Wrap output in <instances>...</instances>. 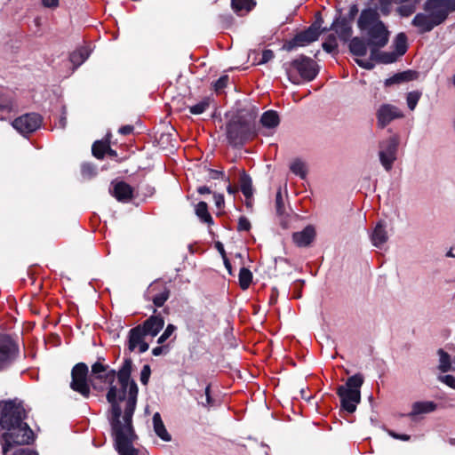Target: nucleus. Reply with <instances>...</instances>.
<instances>
[{"label":"nucleus","instance_id":"obj_57","mask_svg":"<svg viewBox=\"0 0 455 455\" xmlns=\"http://www.w3.org/2000/svg\"><path fill=\"white\" fill-rule=\"evenodd\" d=\"M134 131V126L133 125H131V124H126V125H123L119 128L118 130V132L121 134V135H130Z\"/></svg>","mask_w":455,"mask_h":455},{"label":"nucleus","instance_id":"obj_16","mask_svg":"<svg viewBox=\"0 0 455 455\" xmlns=\"http://www.w3.org/2000/svg\"><path fill=\"white\" fill-rule=\"evenodd\" d=\"M352 23L353 21L339 16L333 20L330 29H333L337 33L339 38L344 43H347L349 41L353 34Z\"/></svg>","mask_w":455,"mask_h":455},{"label":"nucleus","instance_id":"obj_63","mask_svg":"<svg viewBox=\"0 0 455 455\" xmlns=\"http://www.w3.org/2000/svg\"><path fill=\"white\" fill-rule=\"evenodd\" d=\"M119 370H132V361L131 358H125L123 365L119 368Z\"/></svg>","mask_w":455,"mask_h":455},{"label":"nucleus","instance_id":"obj_3","mask_svg":"<svg viewBox=\"0 0 455 455\" xmlns=\"http://www.w3.org/2000/svg\"><path fill=\"white\" fill-rule=\"evenodd\" d=\"M135 395V391H133ZM135 411V399L132 395L128 402L127 406L124 408L123 419H120L122 409L114 407V418L111 419V427L115 437L116 449L120 455H140L139 450L133 446V442L137 438L132 421Z\"/></svg>","mask_w":455,"mask_h":455},{"label":"nucleus","instance_id":"obj_35","mask_svg":"<svg viewBox=\"0 0 455 455\" xmlns=\"http://www.w3.org/2000/svg\"><path fill=\"white\" fill-rule=\"evenodd\" d=\"M212 101V100L210 97L204 98L197 104L188 108L190 114H192V115L203 114L204 111H206L209 108Z\"/></svg>","mask_w":455,"mask_h":455},{"label":"nucleus","instance_id":"obj_30","mask_svg":"<svg viewBox=\"0 0 455 455\" xmlns=\"http://www.w3.org/2000/svg\"><path fill=\"white\" fill-rule=\"evenodd\" d=\"M395 53L397 56H403L405 54L408 49L407 36L404 33H399L394 41Z\"/></svg>","mask_w":455,"mask_h":455},{"label":"nucleus","instance_id":"obj_45","mask_svg":"<svg viewBox=\"0 0 455 455\" xmlns=\"http://www.w3.org/2000/svg\"><path fill=\"white\" fill-rule=\"evenodd\" d=\"M394 0H378L379 12L383 16H388L392 10Z\"/></svg>","mask_w":455,"mask_h":455},{"label":"nucleus","instance_id":"obj_24","mask_svg":"<svg viewBox=\"0 0 455 455\" xmlns=\"http://www.w3.org/2000/svg\"><path fill=\"white\" fill-rule=\"evenodd\" d=\"M239 187L245 198L253 196L252 180L244 170L240 172Z\"/></svg>","mask_w":455,"mask_h":455},{"label":"nucleus","instance_id":"obj_18","mask_svg":"<svg viewBox=\"0 0 455 455\" xmlns=\"http://www.w3.org/2000/svg\"><path fill=\"white\" fill-rule=\"evenodd\" d=\"M112 195L119 202H129L133 198V188L124 181H118L113 187Z\"/></svg>","mask_w":455,"mask_h":455},{"label":"nucleus","instance_id":"obj_41","mask_svg":"<svg viewBox=\"0 0 455 455\" xmlns=\"http://www.w3.org/2000/svg\"><path fill=\"white\" fill-rule=\"evenodd\" d=\"M323 19L321 12H316L315 14L314 22L308 27L319 37L321 36V27L323 26Z\"/></svg>","mask_w":455,"mask_h":455},{"label":"nucleus","instance_id":"obj_46","mask_svg":"<svg viewBox=\"0 0 455 455\" xmlns=\"http://www.w3.org/2000/svg\"><path fill=\"white\" fill-rule=\"evenodd\" d=\"M397 57H398L397 54H395L394 52H381V53L379 54V62L384 63V64L393 63L397 60Z\"/></svg>","mask_w":455,"mask_h":455},{"label":"nucleus","instance_id":"obj_39","mask_svg":"<svg viewBox=\"0 0 455 455\" xmlns=\"http://www.w3.org/2000/svg\"><path fill=\"white\" fill-rule=\"evenodd\" d=\"M170 293H171L170 290L167 287H164V290L161 292L156 294L153 297L152 301H153L154 305L158 307L164 306V304L169 299Z\"/></svg>","mask_w":455,"mask_h":455},{"label":"nucleus","instance_id":"obj_55","mask_svg":"<svg viewBox=\"0 0 455 455\" xmlns=\"http://www.w3.org/2000/svg\"><path fill=\"white\" fill-rule=\"evenodd\" d=\"M303 284H304V281L298 280L295 282V283L293 285L294 292L292 295V297L294 299H299L301 297V289H302Z\"/></svg>","mask_w":455,"mask_h":455},{"label":"nucleus","instance_id":"obj_26","mask_svg":"<svg viewBox=\"0 0 455 455\" xmlns=\"http://www.w3.org/2000/svg\"><path fill=\"white\" fill-rule=\"evenodd\" d=\"M415 78V72L411 70H407L400 73H396L391 77L386 79L385 85L391 86L393 84H399L403 82H409Z\"/></svg>","mask_w":455,"mask_h":455},{"label":"nucleus","instance_id":"obj_5","mask_svg":"<svg viewBox=\"0 0 455 455\" xmlns=\"http://www.w3.org/2000/svg\"><path fill=\"white\" fill-rule=\"evenodd\" d=\"M358 28L365 33L367 44L374 46H386L389 40V31L380 20L376 8L363 9L357 20Z\"/></svg>","mask_w":455,"mask_h":455},{"label":"nucleus","instance_id":"obj_59","mask_svg":"<svg viewBox=\"0 0 455 455\" xmlns=\"http://www.w3.org/2000/svg\"><path fill=\"white\" fill-rule=\"evenodd\" d=\"M44 7L55 9L60 5L59 0H41Z\"/></svg>","mask_w":455,"mask_h":455},{"label":"nucleus","instance_id":"obj_10","mask_svg":"<svg viewBox=\"0 0 455 455\" xmlns=\"http://www.w3.org/2000/svg\"><path fill=\"white\" fill-rule=\"evenodd\" d=\"M399 139L396 135L391 136L379 142V161L387 172H389L396 160Z\"/></svg>","mask_w":455,"mask_h":455},{"label":"nucleus","instance_id":"obj_27","mask_svg":"<svg viewBox=\"0 0 455 455\" xmlns=\"http://www.w3.org/2000/svg\"><path fill=\"white\" fill-rule=\"evenodd\" d=\"M195 212L200 220L205 224L212 225L213 219L208 211L207 203L201 201L195 207Z\"/></svg>","mask_w":455,"mask_h":455},{"label":"nucleus","instance_id":"obj_2","mask_svg":"<svg viewBox=\"0 0 455 455\" xmlns=\"http://www.w3.org/2000/svg\"><path fill=\"white\" fill-rule=\"evenodd\" d=\"M27 416L21 401H0V427L4 430L0 435L3 455H6L15 445H27L34 442L35 434L24 421Z\"/></svg>","mask_w":455,"mask_h":455},{"label":"nucleus","instance_id":"obj_29","mask_svg":"<svg viewBox=\"0 0 455 455\" xmlns=\"http://www.w3.org/2000/svg\"><path fill=\"white\" fill-rule=\"evenodd\" d=\"M101 361H104V358L98 357L94 362L88 360V363H77L71 370H89V364H91V370H108V366L103 364Z\"/></svg>","mask_w":455,"mask_h":455},{"label":"nucleus","instance_id":"obj_23","mask_svg":"<svg viewBox=\"0 0 455 455\" xmlns=\"http://www.w3.org/2000/svg\"><path fill=\"white\" fill-rule=\"evenodd\" d=\"M259 122L265 128L275 129L280 124V117L276 111L267 110L262 114Z\"/></svg>","mask_w":455,"mask_h":455},{"label":"nucleus","instance_id":"obj_15","mask_svg":"<svg viewBox=\"0 0 455 455\" xmlns=\"http://www.w3.org/2000/svg\"><path fill=\"white\" fill-rule=\"evenodd\" d=\"M156 309H154V315H150L143 323L139 324L142 331L146 335L156 337L164 326V318L159 313L156 314Z\"/></svg>","mask_w":455,"mask_h":455},{"label":"nucleus","instance_id":"obj_44","mask_svg":"<svg viewBox=\"0 0 455 455\" xmlns=\"http://www.w3.org/2000/svg\"><path fill=\"white\" fill-rule=\"evenodd\" d=\"M416 11V4H402L397 7L396 12L402 17H409Z\"/></svg>","mask_w":455,"mask_h":455},{"label":"nucleus","instance_id":"obj_49","mask_svg":"<svg viewBox=\"0 0 455 455\" xmlns=\"http://www.w3.org/2000/svg\"><path fill=\"white\" fill-rule=\"evenodd\" d=\"M251 228L250 220L245 216H241L238 220L237 231H249Z\"/></svg>","mask_w":455,"mask_h":455},{"label":"nucleus","instance_id":"obj_25","mask_svg":"<svg viewBox=\"0 0 455 455\" xmlns=\"http://www.w3.org/2000/svg\"><path fill=\"white\" fill-rule=\"evenodd\" d=\"M153 425L155 433L164 442H169L172 439L171 435L166 430L164 424L161 419V415L156 412L153 415Z\"/></svg>","mask_w":455,"mask_h":455},{"label":"nucleus","instance_id":"obj_7","mask_svg":"<svg viewBox=\"0 0 455 455\" xmlns=\"http://www.w3.org/2000/svg\"><path fill=\"white\" fill-rule=\"evenodd\" d=\"M288 79L294 84H299L301 81L310 82L318 75L316 62L303 54L283 64Z\"/></svg>","mask_w":455,"mask_h":455},{"label":"nucleus","instance_id":"obj_6","mask_svg":"<svg viewBox=\"0 0 455 455\" xmlns=\"http://www.w3.org/2000/svg\"><path fill=\"white\" fill-rule=\"evenodd\" d=\"M226 134L230 146L243 148L246 142L257 136L255 116L243 113L234 116L226 124Z\"/></svg>","mask_w":455,"mask_h":455},{"label":"nucleus","instance_id":"obj_33","mask_svg":"<svg viewBox=\"0 0 455 455\" xmlns=\"http://www.w3.org/2000/svg\"><path fill=\"white\" fill-rule=\"evenodd\" d=\"M239 285L242 290H247L252 282V273L246 267H242L239 272Z\"/></svg>","mask_w":455,"mask_h":455},{"label":"nucleus","instance_id":"obj_19","mask_svg":"<svg viewBox=\"0 0 455 455\" xmlns=\"http://www.w3.org/2000/svg\"><path fill=\"white\" fill-rule=\"evenodd\" d=\"M388 239L386 225L380 220L377 223L371 235V241L375 247L380 248Z\"/></svg>","mask_w":455,"mask_h":455},{"label":"nucleus","instance_id":"obj_62","mask_svg":"<svg viewBox=\"0 0 455 455\" xmlns=\"http://www.w3.org/2000/svg\"><path fill=\"white\" fill-rule=\"evenodd\" d=\"M12 108V103L10 100H4L3 102L0 103V111H6V112H9Z\"/></svg>","mask_w":455,"mask_h":455},{"label":"nucleus","instance_id":"obj_38","mask_svg":"<svg viewBox=\"0 0 455 455\" xmlns=\"http://www.w3.org/2000/svg\"><path fill=\"white\" fill-rule=\"evenodd\" d=\"M275 212L278 216H283L284 213H285V205H284V201H283V195H282V188H279L276 191V194H275Z\"/></svg>","mask_w":455,"mask_h":455},{"label":"nucleus","instance_id":"obj_42","mask_svg":"<svg viewBox=\"0 0 455 455\" xmlns=\"http://www.w3.org/2000/svg\"><path fill=\"white\" fill-rule=\"evenodd\" d=\"M81 174L84 178L90 179L97 174V171L92 164L84 163L81 165Z\"/></svg>","mask_w":455,"mask_h":455},{"label":"nucleus","instance_id":"obj_28","mask_svg":"<svg viewBox=\"0 0 455 455\" xmlns=\"http://www.w3.org/2000/svg\"><path fill=\"white\" fill-rule=\"evenodd\" d=\"M255 5V0H231L232 9L239 15L242 12H249Z\"/></svg>","mask_w":455,"mask_h":455},{"label":"nucleus","instance_id":"obj_40","mask_svg":"<svg viewBox=\"0 0 455 455\" xmlns=\"http://www.w3.org/2000/svg\"><path fill=\"white\" fill-rule=\"evenodd\" d=\"M421 95H422V93L419 91H412V92H408L406 100H407V105H408V108H410V110L415 109L419 99L421 98Z\"/></svg>","mask_w":455,"mask_h":455},{"label":"nucleus","instance_id":"obj_1","mask_svg":"<svg viewBox=\"0 0 455 455\" xmlns=\"http://www.w3.org/2000/svg\"><path fill=\"white\" fill-rule=\"evenodd\" d=\"M70 387L84 397L90 395V387L99 390L108 389L107 400L111 403V418H114V407L121 408L118 402L127 406L129 399L133 395L137 404L138 387L131 378V371H71Z\"/></svg>","mask_w":455,"mask_h":455},{"label":"nucleus","instance_id":"obj_21","mask_svg":"<svg viewBox=\"0 0 455 455\" xmlns=\"http://www.w3.org/2000/svg\"><path fill=\"white\" fill-rule=\"evenodd\" d=\"M437 405L432 401H421L412 403L411 411L408 414L409 417L413 418L420 414H426L435 411Z\"/></svg>","mask_w":455,"mask_h":455},{"label":"nucleus","instance_id":"obj_47","mask_svg":"<svg viewBox=\"0 0 455 455\" xmlns=\"http://www.w3.org/2000/svg\"><path fill=\"white\" fill-rule=\"evenodd\" d=\"M176 329L177 328L175 325L169 323L165 328L164 331L163 332V334L158 338L157 343L164 344L172 336V334L175 331Z\"/></svg>","mask_w":455,"mask_h":455},{"label":"nucleus","instance_id":"obj_20","mask_svg":"<svg viewBox=\"0 0 455 455\" xmlns=\"http://www.w3.org/2000/svg\"><path fill=\"white\" fill-rule=\"evenodd\" d=\"M349 52L357 57H363L367 54L368 44L367 40L363 37L355 36L348 41Z\"/></svg>","mask_w":455,"mask_h":455},{"label":"nucleus","instance_id":"obj_31","mask_svg":"<svg viewBox=\"0 0 455 455\" xmlns=\"http://www.w3.org/2000/svg\"><path fill=\"white\" fill-rule=\"evenodd\" d=\"M109 143L110 141L108 139L106 140H96L92 147V155L97 159H103Z\"/></svg>","mask_w":455,"mask_h":455},{"label":"nucleus","instance_id":"obj_61","mask_svg":"<svg viewBox=\"0 0 455 455\" xmlns=\"http://www.w3.org/2000/svg\"><path fill=\"white\" fill-rule=\"evenodd\" d=\"M388 435L395 439H398V440H402V441H409L411 438L410 435H400L392 430H388Z\"/></svg>","mask_w":455,"mask_h":455},{"label":"nucleus","instance_id":"obj_51","mask_svg":"<svg viewBox=\"0 0 455 455\" xmlns=\"http://www.w3.org/2000/svg\"><path fill=\"white\" fill-rule=\"evenodd\" d=\"M235 376H233L234 379H239L243 381H250L251 379H254L256 375L252 374V371H235Z\"/></svg>","mask_w":455,"mask_h":455},{"label":"nucleus","instance_id":"obj_12","mask_svg":"<svg viewBox=\"0 0 455 455\" xmlns=\"http://www.w3.org/2000/svg\"><path fill=\"white\" fill-rule=\"evenodd\" d=\"M317 35L311 31L308 28L298 32L292 38L286 40L282 50L286 52H293L299 47H305L318 40Z\"/></svg>","mask_w":455,"mask_h":455},{"label":"nucleus","instance_id":"obj_36","mask_svg":"<svg viewBox=\"0 0 455 455\" xmlns=\"http://www.w3.org/2000/svg\"><path fill=\"white\" fill-rule=\"evenodd\" d=\"M438 355L440 356V359L437 370H452L451 359L450 355L442 348L438 350Z\"/></svg>","mask_w":455,"mask_h":455},{"label":"nucleus","instance_id":"obj_13","mask_svg":"<svg viewBox=\"0 0 455 455\" xmlns=\"http://www.w3.org/2000/svg\"><path fill=\"white\" fill-rule=\"evenodd\" d=\"M376 116L378 127L383 129L395 119L403 118L404 115L396 106L382 104L379 108Z\"/></svg>","mask_w":455,"mask_h":455},{"label":"nucleus","instance_id":"obj_4","mask_svg":"<svg viewBox=\"0 0 455 455\" xmlns=\"http://www.w3.org/2000/svg\"><path fill=\"white\" fill-rule=\"evenodd\" d=\"M423 9L425 12L417 13L411 20V25L417 28L419 35L443 24L455 12V0H427Z\"/></svg>","mask_w":455,"mask_h":455},{"label":"nucleus","instance_id":"obj_50","mask_svg":"<svg viewBox=\"0 0 455 455\" xmlns=\"http://www.w3.org/2000/svg\"><path fill=\"white\" fill-rule=\"evenodd\" d=\"M438 379L446 386L455 389V377L452 375H439Z\"/></svg>","mask_w":455,"mask_h":455},{"label":"nucleus","instance_id":"obj_53","mask_svg":"<svg viewBox=\"0 0 455 455\" xmlns=\"http://www.w3.org/2000/svg\"><path fill=\"white\" fill-rule=\"evenodd\" d=\"M358 12H359V9H358V6L356 4H353L352 5H350L349 7V11H348V13L347 16H343L344 18L351 20V21H354L356 15L358 14Z\"/></svg>","mask_w":455,"mask_h":455},{"label":"nucleus","instance_id":"obj_64","mask_svg":"<svg viewBox=\"0 0 455 455\" xmlns=\"http://www.w3.org/2000/svg\"><path fill=\"white\" fill-rule=\"evenodd\" d=\"M151 371H141L140 381L142 384L147 385L150 377Z\"/></svg>","mask_w":455,"mask_h":455},{"label":"nucleus","instance_id":"obj_32","mask_svg":"<svg viewBox=\"0 0 455 455\" xmlns=\"http://www.w3.org/2000/svg\"><path fill=\"white\" fill-rule=\"evenodd\" d=\"M89 57V52L85 48H81L76 51H74L70 56L69 60L75 68L81 66Z\"/></svg>","mask_w":455,"mask_h":455},{"label":"nucleus","instance_id":"obj_34","mask_svg":"<svg viewBox=\"0 0 455 455\" xmlns=\"http://www.w3.org/2000/svg\"><path fill=\"white\" fill-rule=\"evenodd\" d=\"M290 170L292 173L299 176L301 179H305L307 173L305 163L299 158L295 159L291 164Z\"/></svg>","mask_w":455,"mask_h":455},{"label":"nucleus","instance_id":"obj_8","mask_svg":"<svg viewBox=\"0 0 455 455\" xmlns=\"http://www.w3.org/2000/svg\"><path fill=\"white\" fill-rule=\"evenodd\" d=\"M363 383V377L356 373L347 380L346 384L339 386L337 394L340 398L342 408L349 412L355 411L357 404L361 401L360 388Z\"/></svg>","mask_w":455,"mask_h":455},{"label":"nucleus","instance_id":"obj_48","mask_svg":"<svg viewBox=\"0 0 455 455\" xmlns=\"http://www.w3.org/2000/svg\"><path fill=\"white\" fill-rule=\"evenodd\" d=\"M228 76L224 75L221 76L218 80H216L213 84V88L216 92H220L221 90L227 87L228 83Z\"/></svg>","mask_w":455,"mask_h":455},{"label":"nucleus","instance_id":"obj_56","mask_svg":"<svg viewBox=\"0 0 455 455\" xmlns=\"http://www.w3.org/2000/svg\"><path fill=\"white\" fill-rule=\"evenodd\" d=\"M275 57L274 52L272 50H264L262 52V57L259 61L260 64H264L271 60Z\"/></svg>","mask_w":455,"mask_h":455},{"label":"nucleus","instance_id":"obj_54","mask_svg":"<svg viewBox=\"0 0 455 455\" xmlns=\"http://www.w3.org/2000/svg\"><path fill=\"white\" fill-rule=\"evenodd\" d=\"M209 175H210V178L212 179V180H217V179L221 177L222 179H225V180L227 182L229 183V178L228 177H225V174H224V172L222 171L210 169L209 170Z\"/></svg>","mask_w":455,"mask_h":455},{"label":"nucleus","instance_id":"obj_9","mask_svg":"<svg viewBox=\"0 0 455 455\" xmlns=\"http://www.w3.org/2000/svg\"><path fill=\"white\" fill-rule=\"evenodd\" d=\"M21 357L19 342L6 333H0V370L12 367Z\"/></svg>","mask_w":455,"mask_h":455},{"label":"nucleus","instance_id":"obj_60","mask_svg":"<svg viewBox=\"0 0 455 455\" xmlns=\"http://www.w3.org/2000/svg\"><path fill=\"white\" fill-rule=\"evenodd\" d=\"M12 455H38L36 451L25 448L15 451Z\"/></svg>","mask_w":455,"mask_h":455},{"label":"nucleus","instance_id":"obj_43","mask_svg":"<svg viewBox=\"0 0 455 455\" xmlns=\"http://www.w3.org/2000/svg\"><path fill=\"white\" fill-rule=\"evenodd\" d=\"M211 386L208 385L205 387L204 395H202L199 400V403H201L203 406H208L212 407L215 405V401L211 396Z\"/></svg>","mask_w":455,"mask_h":455},{"label":"nucleus","instance_id":"obj_52","mask_svg":"<svg viewBox=\"0 0 455 455\" xmlns=\"http://www.w3.org/2000/svg\"><path fill=\"white\" fill-rule=\"evenodd\" d=\"M213 199H214L215 205L219 210H221L224 208L225 200H224L223 194L213 193Z\"/></svg>","mask_w":455,"mask_h":455},{"label":"nucleus","instance_id":"obj_58","mask_svg":"<svg viewBox=\"0 0 455 455\" xmlns=\"http://www.w3.org/2000/svg\"><path fill=\"white\" fill-rule=\"evenodd\" d=\"M169 351V347L166 345L158 346L152 349V354L155 356H158L162 354H166Z\"/></svg>","mask_w":455,"mask_h":455},{"label":"nucleus","instance_id":"obj_14","mask_svg":"<svg viewBox=\"0 0 455 455\" xmlns=\"http://www.w3.org/2000/svg\"><path fill=\"white\" fill-rule=\"evenodd\" d=\"M147 336L140 325L132 328L128 333L127 349L130 352H133L136 348H139L140 353H144L148 349V344L144 340Z\"/></svg>","mask_w":455,"mask_h":455},{"label":"nucleus","instance_id":"obj_22","mask_svg":"<svg viewBox=\"0 0 455 455\" xmlns=\"http://www.w3.org/2000/svg\"><path fill=\"white\" fill-rule=\"evenodd\" d=\"M368 46L370 47V53H371L370 60H361V59H355V61L359 67H361L364 69H367V70H371L375 67V64L373 63V61L379 62V54L381 53V52H379V49L383 48L384 46H374V45H368Z\"/></svg>","mask_w":455,"mask_h":455},{"label":"nucleus","instance_id":"obj_17","mask_svg":"<svg viewBox=\"0 0 455 455\" xmlns=\"http://www.w3.org/2000/svg\"><path fill=\"white\" fill-rule=\"evenodd\" d=\"M316 232L312 225H307L302 231L292 234V241L299 247H307L315 240Z\"/></svg>","mask_w":455,"mask_h":455},{"label":"nucleus","instance_id":"obj_11","mask_svg":"<svg viewBox=\"0 0 455 455\" xmlns=\"http://www.w3.org/2000/svg\"><path fill=\"white\" fill-rule=\"evenodd\" d=\"M43 122L42 116L37 113H28L15 118L12 126L20 133L26 135L36 132Z\"/></svg>","mask_w":455,"mask_h":455},{"label":"nucleus","instance_id":"obj_37","mask_svg":"<svg viewBox=\"0 0 455 455\" xmlns=\"http://www.w3.org/2000/svg\"><path fill=\"white\" fill-rule=\"evenodd\" d=\"M322 47L328 53L336 52L338 49L336 36L334 34H330L326 40L323 43Z\"/></svg>","mask_w":455,"mask_h":455}]
</instances>
